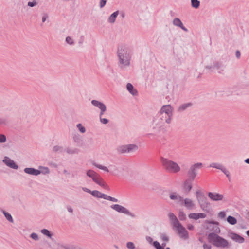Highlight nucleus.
Masks as SVG:
<instances>
[{
    "label": "nucleus",
    "mask_w": 249,
    "mask_h": 249,
    "mask_svg": "<svg viewBox=\"0 0 249 249\" xmlns=\"http://www.w3.org/2000/svg\"><path fill=\"white\" fill-rule=\"evenodd\" d=\"M118 65L121 69H125L131 64L132 52L130 47L125 45H121L118 47L117 51Z\"/></svg>",
    "instance_id": "1"
},
{
    "label": "nucleus",
    "mask_w": 249,
    "mask_h": 249,
    "mask_svg": "<svg viewBox=\"0 0 249 249\" xmlns=\"http://www.w3.org/2000/svg\"><path fill=\"white\" fill-rule=\"evenodd\" d=\"M171 121L157 113L153 118L151 127L155 133L164 132L166 130L167 126L166 124H169Z\"/></svg>",
    "instance_id": "2"
},
{
    "label": "nucleus",
    "mask_w": 249,
    "mask_h": 249,
    "mask_svg": "<svg viewBox=\"0 0 249 249\" xmlns=\"http://www.w3.org/2000/svg\"><path fill=\"white\" fill-rule=\"evenodd\" d=\"M208 239L216 247L226 248L229 247L228 241L217 234L209 233L208 235Z\"/></svg>",
    "instance_id": "3"
},
{
    "label": "nucleus",
    "mask_w": 249,
    "mask_h": 249,
    "mask_svg": "<svg viewBox=\"0 0 249 249\" xmlns=\"http://www.w3.org/2000/svg\"><path fill=\"white\" fill-rule=\"evenodd\" d=\"M160 161L164 168L169 172L176 173L180 170L179 165L172 160L161 157Z\"/></svg>",
    "instance_id": "4"
},
{
    "label": "nucleus",
    "mask_w": 249,
    "mask_h": 249,
    "mask_svg": "<svg viewBox=\"0 0 249 249\" xmlns=\"http://www.w3.org/2000/svg\"><path fill=\"white\" fill-rule=\"evenodd\" d=\"M196 200L200 207L204 212H209L210 210V203L208 201L204 194L200 190L196 192Z\"/></svg>",
    "instance_id": "5"
},
{
    "label": "nucleus",
    "mask_w": 249,
    "mask_h": 249,
    "mask_svg": "<svg viewBox=\"0 0 249 249\" xmlns=\"http://www.w3.org/2000/svg\"><path fill=\"white\" fill-rule=\"evenodd\" d=\"M139 149L136 144H130L120 145L117 147L116 151L120 154H133Z\"/></svg>",
    "instance_id": "6"
},
{
    "label": "nucleus",
    "mask_w": 249,
    "mask_h": 249,
    "mask_svg": "<svg viewBox=\"0 0 249 249\" xmlns=\"http://www.w3.org/2000/svg\"><path fill=\"white\" fill-rule=\"evenodd\" d=\"M158 113L171 122L173 108L170 105H163Z\"/></svg>",
    "instance_id": "7"
},
{
    "label": "nucleus",
    "mask_w": 249,
    "mask_h": 249,
    "mask_svg": "<svg viewBox=\"0 0 249 249\" xmlns=\"http://www.w3.org/2000/svg\"><path fill=\"white\" fill-rule=\"evenodd\" d=\"M202 167V163L199 162L195 163L190 167L188 171L187 174L190 178H191V181H193L197 176V170L201 169Z\"/></svg>",
    "instance_id": "8"
},
{
    "label": "nucleus",
    "mask_w": 249,
    "mask_h": 249,
    "mask_svg": "<svg viewBox=\"0 0 249 249\" xmlns=\"http://www.w3.org/2000/svg\"><path fill=\"white\" fill-rule=\"evenodd\" d=\"M111 208L114 210V211L122 213L125 214L131 217H135V215L125 207L119 205V204H113L110 206Z\"/></svg>",
    "instance_id": "9"
},
{
    "label": "nucleus",
    "mask_w": 249,
    "mask_h": 249,
    "mask_svg": "<svg viewBox=\"0 0 249 249\" xmlns=\"http://www.w3.org/2000/svg\"><path fill=\"white\" fill-rule=\"evenodd\" d=\"M179 236L183 240H187L189 238V233L186 229L180 223L173 228Z\"/></svg>",
    "instance_id": "10"
},
{
    "label": "nucleus",
    "mask_w": 249,
    "mask_h": 249,
    "mask_svg": "<svg viewBox=\"0 0 249 249\" xmlns=\"http://www.w3.org/2000/svg\"><path fill=\"white\" fill-rule=\"evenodd\" d=\"M217 61L213 57H206L204 61L205 69L209 71H214V68Z\"/></svg>",
    "instance_id": "11"
},
{
    "label": "nucleus",
    "mask_w": 249,
    "mask_h": 249,
    "mask_svg": "<svg viewBox=\"0 0 249 249\" xmlns=\"http://www.w3.org/2000/svg\"><path fill=\"white\" fill-rule=\"evenodd\" d=\"M206 222L209 224V226L207 228L209 229L210 231L213 232L212 233L217 234L220 232V230L219 228L218 227V222L206 221Z\"/></svg>",
    "instance_id": "12"
},
{
    "label": "nucleus",
    "mask_w": 249,
    "mask_h": 249,
    "mask_svg": "<svg viewBox=\"0 0 249 249\" xmlns=\"http://www.w3.org/2000/svg\"><path fill=\"white\" fill-rule=\"evenodd\" d=\"M2 162L8 167L14 169H18V166L15 161L9 158L8 157L5 156L2 160Z\"/></svg>",
    "instance_id": "13"
},
{
    "label": "nucleus",
    "mask_w": 249,
    "mask_h": 249,
    "mask_svg": "<svg viewBox=\"0 0 249 249\" xmlns=\"http://www.w3.org/2000/svg\"><path fill=\"white\" fill-rule=\"evenodd\" d=\"M225 69L226 65L222 62L217 61L214 68V71H216L217 73L223 74L225 73Z\"/></svg>",
    "instance_id": "14"
},
{
    "label": "nucleus",
    "mask_w": 249,
    "mask_h": 249,
    "mask_svg": "<svg viewBox=\"0 0 249 249\" xmlns=\"http://www.w3.org/2000/svg\"><path fill=\"white\" fill-rule=\"evenodd\" d=\"M169 197L172 200H176L180 205H183V198L176 193L171 194Z\"/></svg>",
    "instance_id": "15"
},
{
    "label": "nucleus",
    "mask_w": 249,
    "mask_h": 249,
    "mask_svg": "<svg viewBox=\"0 0 249 249\" xmlns=\"http://www.w3.org/2000/svg\"><path fill=\"white\" fill-rule=\"evenodd\" d=\"M209 197L213 201H219L223 198V196L217 193H208Z\"/></svg>",
    "instance_id": "16"
},
{
    "label": "nucleus",
    "mask_w": 249,
    "mask_h": 249,
    "mask_svg": "<svg viewBox=\"0 0 249 249\" xmlns=\"http://www.w3.org/2000/svg\"><path fill=\"white\" fill-rule=\"evenodd\" d=\"M168 216L173 228L180 224L177 216L172 213H169Z\"/></svg>",
    "instance_id": "17"
},
{
    "label": "nucleus",
    "mask_w": 249,
    "mask_h": 249,
    "mask_svg": "<svg viewBox=\"0 0 249 249\" xmlns=\"http://www.w3.org/2000/svg\"><path fill=\"white\" fill-rule=\"evenodd\" d=\"M24 172L27 174L36 176L40 175L41 173L40 170L32 167L24 168Z\"/></svg>",
    "instance_id": "18"
},
{
    "label": "nucleus",
    "mask_w": 249,
    "mask_h": 249,
    "mask_svg": "<svg viewBox=\"0 0 249 249\" xmlns=\"http://www.w3.org/2000/svg\"><path fill=\"white\" fill-rule=\"evenodd\" d=\"M183 205L187 209L189 210H193L195 207L194 202L189 198L183 199Z\"/></svg>",
    "instance_id": "19"
},
{
    "label": "nucleus",
    "mask_w": 249,
    "mask_h": 249,
    "mask_svg": "<svg viewBox=\"0 0 249 249\" xmlns=\"http://www.w3.org/2000/svg\"><path fill=\"white\" fill-rule=\"evenodd\" d=\"M231 237L233 240L239 243H242L245 241L243 237L235 233H231Z\"/></svg>",
    "instance_id": "20"
},
{
    "label": "nucleus",
    "mask_w": 249,
    "mask_h": 249,
    "mask_svg": "<svg viewBox=\"0 0 249 249\" xmlns=\"http://www.w3.org/2000/svg\"><path fill=\"white\" fill-rule=\"evenodd\" d=\"M191 178L186 180L184 183V190L186 193H188L192 188Z\"/></svg>",
    "instance_id": "21"
},
{
    "label": "nucleus",
    "mask_w": 249,
    "mask_h": 249,
    "mask_svg": "<svg viewBox=\"0 0 249 249\" xmlns=\"http://www.w3.org/2000/svg\"><path fill=\"white\" fill-rule=\"evenodd\" d=\"M127 90L133 96L138 95V91L134 88L133 86L131 83H127L126 85Z\"/></svg>",
    "instance_id": "22"
},
{
    "label": "nucleus",
    "mask_w": 249,
    "mask_h": 249,
    "mask_svg": "<svg viewBox=\"0 0 249 249\" xmlns=\"http://www.w3.org/2000/svg\"><path fill=\"white\" fill-rule=\"evenodd\" d=\"M92 105L97 107L99 109H102L107 107L106 105L102 102L96 100H92L91 102Z\"/></svg>",
    "instance_id": "23"
},
{
    "label": "nucleus",
    "mask_w": 249,
    "mask_h": 249,
    "mask_svg": "<svg viewBox=\"0 0 249 249\" xmlns=\"http://www.w3.org/2000/svg\"><path fill=\"white\" fill-rule=\"evenodd\" d=\"M119 14V11H116L113 12L108 18L107 21L110 24L115 23L116 18Z\"/></svg>",
    "instance_id": "24"
},
{
    "label": "nucleus",
    "mask_w": 249,
    "mask_h": 249,
    "mask_svg": "<svg viewBox=\"0 0 249 249\" xmlns=\"http://www.w3.org/2000/svg\"><path fill=\"white\" fill-rule=\"evenodd\" d=\"M95 182L106 189H109L108 186L100 177L98 178L97 180H96Z\"/></svg>",
    "instance_id": "25"
},
{
    "label": "nucleus",
    "mask_w": 249,
    "mask_h": 249,
    "mask_svg": "<svg viewBox=\"0 0 249 249\" xmlns=\"http://www.w3.org/2000/svg\"><path fill=\"white\" fill-rule=\"evenodd\" d=\"M91 194L94 197L97 198H104V197L103 196H105L106 194L101 193L100 192L97 191V190H94L92 191V192H91Z\"/></svg>",
    "instance_id": "26"
},
{
    "label": "nucleus",
    "mask_w": 249,
    "mask_h": 249,
    "mask_svg": "<svg viewBox=\"0 0 249 249\" xmlns=\"http://www.w3.org/2000/svg\"><path fill=\"white\" fill-rule=\"evenodd\" d=\"M64 151L69 154H75L78 153V149L76 148H71L67 147L65 149Z\"/></svg>",
    "instance_id": "27"
},
{
    "label": "nucleus",
    "mask_w": 249,
    "mask_h": 249,
    "mask_svg": "<svg viewBox=\"0 0 249 249\" xmlns=\"http://www.w3.org/2000/svg\"><path fill=\"white\" fill-rule=\"evenodd\" d=\"M210 167L220 170L221 171H222V169L224 168V167L222 164L217 163H211L210 164Z\"/></svg>",
    "instance_id": "28"
},
{
    "label": "nucleus",
    "mask_w": 249,
    "mask_h": 249,
    "mask_svg": "<svg viewBox=\"0 0 249 249\" xmlns=\"http://www.w3.org/2000/svg\"><path fill=\"white\" fill-rule=\"evenodd\" d=\"M192 106L191 103H185L181 105L179 107H178V111H183L185 109H186L189 107H191Z\"/></svg>",
    "instance_id": "29"
},
{
    "label": "nucleus",
    "mask_w": 249,
    "mask_h": 249,
    "mask_svg": "<svg viewBox=\"0 0 249 249\" xmlns=\"http://www.w3.org/2000/svg\"><path fill=\"white\" fill-rule=\"evenodd\" d=\"M227 220V222L231 225H235V224L237 223L236 219L235 217L231 216H228Z\"/></svg>",
    "instance_id": "30"
},
{
    "label": "nucleus",
    "mask_w": 249,
    "mask_h": 249,
    "mask_svg": "<svg viewBox=\"0 0 249 249\" xmlns=\"http://www.w3.org/2000/svg\"><path fill=\"white\" fill-rule=\"evenodd\" d=\"M2 212L6 219L10 222L13 223L14 221L11 215L5 211H2Z\"/></svg>",
    "instance_id": "31"
},
{
    "label": "nucleus",
    "mask_w": 249,
    "mask_h": 249,
    "mask_svg": "<svg viewBox=\"0 0 249 249\" xmlns=\"http://www.w3.org/2000/svg\"><path fill=\"white\" fill-rule=\"evenodd\" d=\"M191 5L194 8H198L200 6V1L198 0H191Z\"/></svg>",
    "instance_id": "32"
},
{
    "label": "nucleus",
    "mask_w": 249,
    "mask_h": 249,
    "mask_svg": "<svg viewBox=\"0 0 249 249\" xmlns=\"http://www.w3.org/2000/svg\"><path fill=\"white\" fill-rule=\"evenodd\" d=\"M173 23L175 26L179 27L182 25L181 21L178 18H175L173 21Z\"/></svg>",
    "instance_id": "33"
},
{
    "label": "nucleus",
    "mask_w": 249,
    "mask_h": 249,
    "mask_svg": "<svg viewBox=\"0 0 249 249\" xmlns=\"http://www.w3.org/2000/svg\"><path fill=\"white\" fill-rule=\"evenodd\" d=\"M41 232L43 234L47 236L49 238H51L52 234L51 233V232L49 231L48 230L45 229H42L41 230Z\"/></svg>",
    "instance_id": "34"
},
{
    "label": "nucleus",
    "mask_w": 249,
    "mask_h": 249,
    "mask_svg": "<svg viewBox=\"0 0 249 249\" xmlns=\"http://www.w3.org/2000/svg\"><path fill=\"white\" fill-rule=\"evenodd\" d=\"M93 164L95 167L98 168L100 169L103 170H104V171H105L106 172H108L109 171L108 168L107 167H106V166H103V165H100V164H97L96 163H94Z\"/></svg>",
    "instance_id": "35"
},
{
    "label": "nucleus",
    "mask_w": 249,
    "mask_h": 249,
    "mask_svg": "<svg viewBox=\"0 0 249 249\" xmlns=\"http://www.w3.org/2000/svg\"><path fill=\"white\" fill-rule=\"evenodd\" d=\"M104 197V199H106V200H109V201H112V202H118V200L114 198V197H112L109 196H108L107 195H105V196H103Z\"/></svg>",
    "instance_id": "36"
},
{
    "label": "nucleus",
    "mask_w": 249,
    "mask_h": 249,
    "mask_svg": "<svg viewBox=\"0 0 249 249\" xmlns=\"http://www.w3.org/2000/svg\"><path fill=\"white\" fill-rule=\"evenodd\" d=\"M76 127L81 133H84L86 132L85 128L81 124H78L76 125Z\"/></svg>",
    "instance_id": "37"
},
{
    "label": "nucleus",
    "mask_w": 249,
    "mask_h": 249,
    "mask_svg": "<svg viewBox=\"0 0 249 249\" xmlns=\"http://www.w3.org/2000/svg\"><path fill=\"white\" fill-rule=\"evenodd\" d=\"M188 217L190 219L197 220L199 219L198 213H192L189 214Z\"/></svg>",
    "instance_id": "38"
},
{
    "label": "nucleus",
    "mask_w": 249,
    "mask_h": 249,
    "mask_svg": "<svg viewBox=\"0 0 249 249\" xmlns=\"http://www.w3.org/2000/svg\"><path fill=\"white\" fill-rule=\"evenodd\" d=\"M178 217L180 220H184L186 219V214L183 211H179Z\"/></svg>",
    "instance_id": "39"
},
{
    "label": "nucleus",
    "mask_w": 249,
    "mask_h": 249,
    "mask_svg": "<svg viewBox=\"0 0 249 249\" xmlns=\"http://www.w3.org/2000/svg\"><path fill=\"white\" fill-rule=\"evenodd\" d=\"M65 249H80L81 248L79 246L76 245H68L64 247Z\"/></svg>",
    "instance_id": "40"
},
{
    "label": "nucleus",
    "mask_w": 249,
    "mask_h": 249,
    "mask_svg": "<svg viewBox=\"0 0 249 249\" xmlns=\"http://www.w3.org/2000/svg\"><path fill=\"white\" fill-rule=\"evenodd\" d=\"M66 42L69 45H72L74 44V41L70 36H67L66 38Z\"/></svg>",
    "instance_id": "41"
},
{
    "label": "nucleus",
    "mask_w": 249,
    "mask_h": 249,
    "mask_svg": "<svg viewBox=\"0 0 249 249\" xmlns=\"http://www.w3.org/2000/svg\"><path fill=\"white\" fill-rule=\"evenodd\" d=\"M96 174V173L95 172H94L93 170H88L87 172V175L91 178H92V177H94V176Z\"/></svg>",
    "instance_id": "42"
},
{
    "label": "nucleus",
    "mask_w": 249,
    "mask_h": 249,
    "mask_svg": "<svg viewBox=\"0 0 249 249\" xmlns=\"http://www.w3.org/2000/svg\"><path fill=\"white\" fill-rule=\"evenodd\" d=\"M153 245L156 249H164V248L161 247L160 244L157 241L153 242Z\"/></svg>",
    "instance_id": "43"
},
{
    "label": "nucleus",
    "mask_w": 249,
    "mask_h": 249,
    "mask_svg": "<svg viewBox=\"0 0 249 249\" xmlns=\"http://www.w3.org/2000/svg\"><path fill=\"white\" fill-rule=\"evenodd\" d=\"M126 247L129 249H135V246L132 242H128L126 243Z\"/></svg>",
    "instance_id": "44"
},
{
    "label": "nucleus",
    "mask_w": 249,
    "mask_h": 249,
    "mask_svg": "<svg viewBox=\"0 0 249 249\" xmlns=\"http://www.w3.org/2000/svg\"><path fill=\"white\" fill-rule=\"evenodd\" d=\"M53 150L54 152H57V151L62 152L63 151V148L61 146H58V145H56V146H54L53 147Z\"/></svg>",
    "instance_id": "45"
},
{
    "label": "nucleus",
    "mask_w": 249,
    "mask_h": 249,
    "mask_svg": "<svg viewBox=\"0 0 249 249\" xmlns=\"http://www.w3.org/2000/svg\"><path fill=\"white\" fill-rule=\"evenodd\" d=\"M31 237L35 241H38L39 240V237L38 235L36 233H32L31 235Z\"/></svg>",
    "instance_id": "46"
},
{
    "label": "nucleus",
    "mask_w": 249,
    "mask_h": 249,
    "mask_svg": "<svg viewBox=\"0 0 249 249\" xmlns=\"http://www.w3.org/2000/svg\"><path fill=\"white\" fill-rule=\"evenodd\" d=\"M37 4V2L36 0H33V1L31 2L29 1L28 2V6L31 7H34L36 6Z\"/></svg>",
    "instance_id": "47"
},
{
    "label": "nucleus",
    "mask_w": 249,
    "mask_h": 249,
    "mask_svg": "<svg viewBox=\"0 0 249 249\" xmlns=\"http://www.w3.org/2000/svg\"><path fill=\"white\" fill-rule=\"evenodd\" d=\"M229 178H230V173L228 170L224 167L221 171Z\"/></svg>",
    "instance_id": "48"
},
{
    "label": "nucleus",
    "mask_w": 249,
    "mask_h": 249,
    "mask_svg": "<svg viewBox=\"0 0 249 249\" xmlns=\"http://www.w3.org/2000/svg\"><path fill=\"white\" fill-rule=\"evenodd\" d=\"M6 140V138L4 135L0 134V143H3Z\"/></svg>",
    "instance_id": "49"
},
{
    "label": "nucleus",
    "mask_w": 249,
    "mask_h": 249,
    "mask_svg": "<svg viewBox=\"0 0 249 249\" xmlns=\"http://www.w3.org/2000/svg\"><path fill=\"white\" fill-rule=\"evenodd\" d=\"M100 121L102 124H107L109 122L108 119H107L106 118H101L100 119Z\"/></svg>",
    "instance_id": "50"
},
{
    "label": "nucleus",
    "mask_w": 249,
    "mask_h": 249,
    "mask_svg": "<svg viewBox=\"0 0 249 249\" xmlns=\"http://www.w3.org/2000/svg\"><path fill=\"white\" fill-rule=\"evenodd\" d=\"M106 4V0H100L99 6L101 8H102Z\"/></svg>",
    "instance_id": "51"
},
{
    "label": "nucleus",
    "mask_w": 249,
    "mask_h": 249,
    "mask_svg": "<svg viewBox=\"0 0 249 249\" xmlns=\"http://www.w3.org/2000/svg\"><path fill=\"white\" fill-rule=\"evenodd\" d=\"M106 110L107 107H105V108L100 110V112L99 113V119L102 118L103 115L106 111Z\"/></svg>",
    "instance_id": "52"
},
{
    "label": "nucleus",
    "mask_w": 249,
    "mask_h": 249,
    "mask_svg": "<svg viewBox=\"0 0 249 249\" xmlns=\"http://www.w3.org/2000/svg\"><path fill=\"white\" fill-rule=\"evenodd\" d=\"M161 239L165 242L168 241V237L165 234H162L161 235Z\"/></svg>",
    "instance_id": "53"
},
{
    "label": "nucleus",
    "mask_w": 249,
    "mask_h": 249,
    "mask_svg": "<svg viewBox=\"0 0 249 249\" xmlns=\"http://www.w3.org/2000/svg\"><path fill=\"white\" fill-rule=\"evenodd\" d=\"M48 18V15L47 13H43L42 18V22H45L46 19Z\"/></svg>",
    "instance_id": "54"
},
{
    "label": "nucleus",
    "mask_w": 249,
    "mask_h": 249,
    "mask_svg": "<svg viewBox=\"0 0 249 249\" xmlns=\"http://www.w3.org/2000/svg\"><path fill=\"white\" fill-rule=\"evenodd\" d=\"M225 216L226 214L224 212L222 211L218 213V216L221 218H224L225 217Z\"/></svg>",
    "instance_id": "55"
},
{
    "label": "nucleus",
    "mask_w": 249,
    "mask_h": 249,
    "mask_svg": "<svg viewBox=\"0 0 249 249\" xmlns=\"http://www.w3.org/2000/svg\"><path fill=\"white\" fill-rule=\"evenodd\" d=\"M39 168H43L45 170L44 174H49L50 173L49 169L48 167L39 166Z\"/></svg>",
    "instance_id": "56"
},
{
    "label": "nucleus",
    "mask_w": 249,
    "mask_h": 249,
    "mask_svg": "<svg viewBox=\"0 0 249 249\" xmlns=\"http://www.w3.org/2000/svg\"><path fill=\"white\" fill-rule=\"evenodd\" d=\"M203 249H211V245L207 244H203Z\"/></svg>",
    "instance_id": "57"
},
{
    "label": "nucleus",
    "mask_w": 249,
    "mask_h": 249,
    "mask_svg": "<svg viewBox=\"0 0 249 249\" xmlns=\"http://www.w3.org/2000/svg\"><path fill=\"white\" fill-rule=\"evenodd\" d=\"M199 218H204L206 217V214L203 213H198Z\"/></svg>",
    "instance_id": "58"
},
{
    "label": "nucleus",
    "mask_w": 249,
    "mask_h": 249,
    "mask_svg": "<svg viewBox=\"0 0 249 249\" xmlns=\"http://www.w3.org/2000/svg\"><path fill=\"white\" fill-rule=\"evenodd\" d=\"M73 140L75 142H78L80 141V137L79 135H75L73 137Z\"/></svg>",
    "instance_id": "59"
},
{
    "label": "nucleus",
    "mask_w": 249,
    "mask_h": 249,
    "mask_svg": "<svg viewBox=\"0 0 249 249\" xmlns=\"http://www.w3.org/2000/svg\"><path fill=\"white\" fill-rule=\"evenodd\" d=\"M99 177H100V176H99L98 174L97 173H96L94 176V177L92 178V179L94 182H95L96 181V180H97L98 178H99Z\"/></svg>",
    "instance_id": "60"
},
{
    "label": "nucleus",
    "mask_w": 249,
    "mask_h": 249,
    "mask_svg": "<svg viewBox=\"0 0 249 249\" xmlns=\"http://www.w3.org/2000/svg\"><path fill=\"white\" fill-rule=\"evenodd\" d=\"M99 177H100V176H99L98 174L97 173H96L94 176V177L92 178V179L94 182H95L96 181V180H97L98 178H99Z\"/></svg>",
    "instance_id": "61"
},
{
    "label": "nucleus",
    "mask_w": 249,
    "mask_h": 249,
    "mask_svg": "<svg viewBox=\"0 0 249 249\" xmlns=\"http://www.w3.org/2000/svg\"><path fill=\"white\" fill-rule=\"evenodd\" d=\"M235 56L237 58H239L241 56V53L239 50H237L235 52Z\"/></svg>",
    "instance_id": "62"
},
{
    "label": "nucleus",
    "mask_w": 249,
    "mask_h": 249,
    "mask_svg": "<svg viewBox=\"0 0 249 249\" xmlns=\"http://www.w3.org/2000/svg\"><path fill=\"white\" fill-rule=\"evenodd\" d=\"M82 190L86 192H87V193H90L91 194V192H92V191H91L90 190H89V189L87 188H86V187H83L82 188Z\"/></svg>",
    "instance_id": "63"
},
{
    "label": "nucleus",
    "mask_w": 249,
    "mask_h": 249,
    "mask_svg": "<svg viewBox=\"0 0 249 249\" xmlns=\"http://www.w3.org/2000/svg\"><path fill=\"white\" fill-rule=\"evenodd\" d=\"M67 210L70 213H72L73 212V209L71 206H68L67 207Z\"/></svg>",
    "instance_id": "64"
}]
</instances>
